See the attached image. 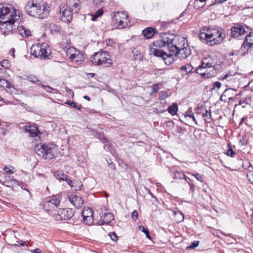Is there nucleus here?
<instances>
[{
  "instance_id": "obj_1",
  "label": "nucleus",
  "mask_w": 253,
  "mask_h": 253,
  "mask_svg": "<svg viewBox=\"0 0 253 253\" xmlns=\"http://www.w3.org/2000/svg\"><path fill=\"white\" fill-rule=\"evenodd\" d=\"M225 38V33L222 29L203 27L199 33V38L204 42L213 46L221 43Z\"/></svg>"
},
{
  "instance_id": "obj_2",
  "label": "nucleus",
  "mask_w": 253,
  "mask_h": 253,
  "mask_svg": "<svg viewBox=\"0 0 253 253\" xmlns=\"http://www.w3.org/2000/svg\"><path fill=\"white\" fill-rule=\"evenodd\" d=\"M25 9L29 15L43 19L48 15L50 6L46 2L41 4L29 1L27 3Z\"/></svg>"
},
{
  "instance_id": "obj_3",
  "label": "nucleus",
  "mask_w": 253,
  "mask_h": 253,
  "mask_svg": "<svg viewBox=\"0 0 253 253\" xmlns=\"http://www.w3.org/2000/svg\"><path fill=\"white\" fill-rule=\"evenodd\" d=\"M20 22V15H15L13 18L9 20L0 22V30L1 35L6 36L15 33L18 29Z\"/></svg>"
},
{
  "instance_id": "obj_4",
  "label": "nucleus",
  "mask_w": 253,
  "mask_h": 253,
  "mask_svg": "<svg viewBox=\"0 0 253 253\" xmlns=\"http://www.w3.org/2000/svg\"><path fill=\"white\" fill-rule=\"evenodd\" d=\"M36 153L44 159L51 160L58 157L59 151L58 147L55 145L43 144L37 146Z\"/></svg>"
},
{
  "instance_id": "obj_5",
  "label": "nucleus",
  "mask_w": 253,
  "mask_h": 253,
  "mask_svg": "<svg viewBox=\"0 0 253 253\" xmlns=\"http://www.w3.org/2000/svg\"><path fill=\"white\" fill-rule=\"evenodd\" d=\"M164 38L166 46L170 52H177L178 48H182V45L186 44V39L179 35H168Z\"/></svg>"
},
{
  "instance_id": "obj_6",
  "label": "nucleus",
  "mask_w": 253,
  "mask_h": 253,
  "mask_svg": "<svg viewBox=\"0 0 253 253\" xmlns=\"http://www.w3.org/2000/svg\"><path fill=\"white\" fill-rule=\"evenodd\" d=\"M92 64L97 66L108 67L113 64V58L110 54L106 51L99 50L95 53L91 57Z\"/></svg>"
},
{
  "instance_id": "obj_7",
  "label": "nucleus",
  "mask_w": 253,
  "mask_h": 253,
  "mask_svg": "<svg viewBox=\"0 0 253 253\" xmlns=\"http://www.w3.org/2000/svg\"><path fill=\"white\" fill-rule=\"evenodd\" d=\"M31 53L35 57L41 59L48 58L51 53L49 45L44 42L34 44L31 47Z\"/></svg>"
},
{
  "instance_id": "obj_8",
  "label": "nucleus",
  "mask_w": 253,
  "mask_h": 253,
  "mask_svg": "<svg viewBox=\"0 0 253 253\" xmlns=\"http://www.w3.org/2000/svg\"><path fill=\"white\" fill-rule=\"evenodd\" d=\"M15 15H20L19 11L11 5L0 4V22L9 20Z\"/></svg>"
},
{
  "instance_id": "obj_9",
  "label": "nucleus",
  "mask_w": 253,
  "mask_h": 253,
  "mask_svg": "<svg viewBox=\"0 0 253 253\" xmlns=\"http://www.w3.org/2000/svg\"><path fill=\"white\" fill-rule=\"evenodd\" d=\"M128 14L126 12L117 11L114 14L113 22L118 29L126 28L129 23Z\"/></svg>"
},
{
  "instance_id": "obj_10",
  "label": "nucleus",
  "mask_w": 253,
  "mask_h": 253,
  "mask_svg": "<svg viewBox=\"0 0 253 253\" xmlns=\"http://www.w3.org/2000/svg\"><path fill=\"white\" fill-rule=\"evenodd\" d=\"M163 47H166L164 38L163 40L155 41L149 45L150 53L155 56L161 57L165 52L161 49Z\"/></svg>"
},
{
  "instance_id": "obj_11",
  "label": "nucleus",
  "mask_w": 253,
  "mask_h": 253,
  "mask_svg": "<svg viewBox=\"0 0 253 253\" xmlns=\"http://www.w3.org/2000/svg\"><path fill=\"white\" fill-rule=\"evenodd\" d=\"M61 197L60 195L57 194L51 197L43 204V208L47 211H52L59 206Z\"/></svg>"
},
{
  "instance_id": "obj_12",
  "label": "nucleus",
  "mask_w": 253,
  "mask_h": 253,
  "mask_svg": "<svg viewBox=\"0 0 253 253\" xmlns=\"http://www.w3.org/2000/svg\"><path fill=\"white\" fill-rule=\"evenodd\" d=\"M66 53L69 59L73 62L80 63L84 59L83 53L74 47L68 48Z\"/></svg>"
},
{
  "instance_id": "obj_13",
  "label": "nucleus",
  "mask_w": 253,
  "mask_h": 253,
  "mask_svg": "<svg viewBox=\"0 0 253 253\" xmlns=\"http://www.w3.org/2000/svg\"><path fill=\"white\" fill-rule=\"evenodd\" d=\"M202 63L203 67H207L208 69H211L220 65L221 61L216 55L212 54L205 57L203 59Z\"/></svg>"
},
{
  "instance_id": "obj_14",
  "label": "nucleus",
  "mask_w": 253,
  "mask_h": 253,
  "mask_svg": "<svg viewBox=\"0 0 253 253\" xmlns=\"http://www.w3.org/2000/svg\"><path fill=\"white\" fill-rule=\"evenodd\" d=\"M68 7V6H65V4H61L59 12L60 20L67 23L71 21L73 18L72 12L73 11Z\"/></svg>"
},
{
  "instance_id": "obj_15",
  "label": "nucleus",
  "mask_w": 253,
  "mask_h": 253,
  "mask_svg": "<svg viewBox=\"0 0 253 253\" xmlns=\"http://www.w3.org/2000/svg\"><path fill=\"white\" fill-rule=\"evenodd\" d=\"M74 214V211L71 209H59L57 213L54 215V218L57 221L68 220L71 218Z\"/></svg>"
},
{
  "instance_id": "obj_16",
  "label": "nucleus",
  "mask_w": 253,
  "mask_h": 253,
  "mask_svg": "<svg viewBox=\"0 0 253 253\" xmlns=\"http://www.w3.org/2000/svg\"><path fill=\"white\" fill-rule=\"evenodd\" d=\"M82 214L84 222L88 225H92L94 221L92 210L88 207H84L82 210Z\"/></svg>"
},
{
  "instance_id": "obj_17",
  "label": "nucleus",
  "mask_w": 253,
  "mask_h": 253,
  "mask_svg": "<svg viewBox=\"0 0 253 253\" xmlns=\"http://www.w3.org/2000/svg\"><path fill=\"white\" fill-rule=\"evenodd\" d=\"M177 52H173L172 53L175 56L178 57L181 59L186 58L190 54V50L188 48V43L186 42V44L184 46L182 45V48H178Z\"/></svg>"
},
{
  "instance_id": "obj_18",
  "label": "nucleus",
  "mask_w": 253,
  "mask_h": 253,
  "mask_svg": "<svg viewBox=\"0 0 253 253\" xmlns=\"http://www.w3.org/2000/svg\"><path fill=\"white\" fill-rule=\"evenodd\" d=\"M68 197L70 203L76 208H80L84 204V201L80 196L70 194Z\"/></svg>"
},
{
  "instance_id": "obj_19",
  "label": "nucleus",
  "mask_w": 253,
  "mask_h": 253,
  "mask_svg": "<svg viewBox=\"0 0 253 253\" xmlns=\"http://www.w3.org/2000/svg\"><path fill=\"white\" fill-rule=\"evenodd\" d=\"M237 95L236 89L228 88L224 90L220 97V99L222 101L226 102L228 100L233 99Z\"/></svg>"
},
{
  "instance_id": "obj_20",
  "label": "nucleus",
  "mask_w": 253,
  "mask_h": 253,
  "mask_svg": "<svg viewBox=\"0 0 253 253\" xmlns=\"http://www.w3.org/2000/svg\"><path fill=\"white\" fill-rule=\"evenodd\" d=\"M208 68L207 67L203 66V63L200 66L196 69V72L198 74L206 78H210L214 76L213 74L208 71Z\"/></svg>"
},
{
  "instance_id": "obj_21",
  "label": "nucleus",
  "mask_w": 253,
  "mask_h": 253,
  "mask_svg": "<svg viewBox=\"0 0 253 253\" xmlns=\"http://www.w3.org/2000/svg\"><path fill=\"white\" fill-rule=\"evenodd\" d=\"M26 132L29 133L30 136L34 137L38 136L39 130L38 126L36 125L34 126H26L24 127Z\"/></svg>"
},
{
  "instance_id": "obj_22",
  "label": "nucleus",
  "mask_w": 253,
  "mask_h": 253,
  "mask_svg": "<svg viewBox=\"0 0 253 253\" xmlns=\"http://www.w3.org/2000/svg\"><path fill=\"white\" fill-rule=\"evenodd\" d=\"M65 6H68V8L75 12H77L80 9V1L79 0H67V4Z\"/></svg>"
},
{
  "instance_id": "obj_23",
  "label": "nucleus",
  "mask_w": 253,
  "mask_h": 253,
  "mask_svg": "<svg viewBox=\"0 0 253 253\" xmlns=\"http://www.w3.org/2000/svg\"><path fill=\"white\" fill-rule=\"evenodd\" d=\"M113 218L114 216L111 213H106L103 216H101V219L97 222V224L99 225L109 224Z\"/></svg>"
},
{
  "instance_id": "obj_24",
  "label": "nucleus",
  "mask_w": 253,
  "mask_h": 253,
  "mask_svg": "<svg viewBox=\"0 0 253 253\" xmlns=\"http://www.w3.org/2000/svg\"><path fill=\"white\" fill-rule=\"evenodd\" d=\"M174 55H173L172 52H170L169 54H168L165 52L161 57L165 61L166 65L169 66L172 63L174 60L173 57Z\"/></svg>"
},
{
  "instance_id": "obj_25",
  "label": "nucleus",
  "mask_w": 253,
  "mask_h": 253,
  "mask_svg": "<svg viewBox=\"0 0 253 253\" xmlns=\"http://www.w3.org/2000/svg\"><path fill=\"white\" fill-rule=\"evenodd\" d=\"M17 31L24 38H27L31 36V31L26 27L22 26H19L18 25V29H17Z\"/></svg>"
},
{
  "instance_id": "obj_26",
  "label": "nucleus",
  "mask_w": 253,
  "mask_h": 253,
  "mask_svg": "<svg viewBox=\"0 0 253 253\" xmlns=\"http://www.w3.org/2000/svg\"><path fill=\"white\" fill-rule=\"evenodd\" d=\"M156 33V30L151 27H148L142 31V34L146 39L151 38Z\"/></svg>"
},
{
  "instance_id": "obj_27",
  "label": "nucleus",
  "mask_w": 253,
  "mask_h": 253,
  "mask_svg": "<svg viewBox=\"0 0 253 253\" xmlns=\"http://www.w3.org/2000/svg\"><path fill=\"white\" fill-rule=\"evenodd\" d=\"M0 87H5L8 92H12L13 88L12 85L9 82L3 78H0Z\"/></svg>"
},
{
  "instance_id": "obj_28",
  "label": "nucleus",
  "mask_w": 253,
  "mask_h": 253,
  "mask_svg": "<svg viewBox=\"0 0 253 253\" xmlns=\"http://www.w3.org/2000/svg\"><path fill=\"white\" fill-rule=\"evenodd\" d=\"M250 33V29L247 26L238 25V40L240 39L241 36H246Z\"/></svg>"
},
{
  "instance_id": "obj_29",
  "label": "nucleus",
  "mask_w": 253,
  "mask_h": 253,
  "mask_svg": "<svg viewBox=\"0 0 253 253\" xmlns=\"http://www.w3.org/2000/svg\"><path fill=\"white\" fill-rule=\"evenodd\" d=\"M193 69V68L192 67V65L189 64H187L182 66L180 68L181 75L182 76H185L188 74L189 73L192 72Z\"/></svg>"
},
{
  "instance_id": "obj_30",
  "label": "nucleus",
  "mask_w": 253,
  "mask_h": 253,
  "mask_svg": "<svg viewBox=\"0 0 253 253\" xmlns=\"http://www.w3.org/2000/svg\"><path fill=\"white\" fill-rule=\"evenodd\" d=\"M55 176L56 178L59 180H62L66 181L67 184L71 183V180L69 179L68 178V177L66 175H65L61 171H57L55 174Z\"/></svg>"
},
{
  "instance_id": "obj_31",
  "label": "nucleus",
  "mask_w": 253,
  "mask_h": 253,
  "mask_svg": "<svg viewBox=\"0 0 253 253\" xmlns=\"http://www.w3.org/2000/svg\"><path fill=\"white\" fill-rule=\"evenodd\" d=\"M7 182L9 184V186L16 187V186H20L21 183L15 179L12 176L5 177Z\"/></svg>"
},
{
  "instance_id": "obj_32",
  "label": "nucleus",
  "mask_w": 253,
  "mask_h": 253,
  "mask_svg": "<svg viewBox=\"0 0 253 253\" xmlns=\"http://www.w3.org/2000/svg\"><path fill=\"white\" fill-rule=\"evenodd\" d=\"M49 28L51 33L53 34L59 33L61 31L60 25L55 23H50Z\"/></svg>"
},
{
  "instance_id": "obj_33",
  "label": "nucleus",
  "mask_w": 253,
  "mask_h": 253,
  "mask_svg": "<svg viewBox=\"0 0 253 253\" xmlns=\"http://www.w3.org/2000/svg\"><path fill=\"white\" fill-rule=\"evenodd\" d=\"M173 214L175 216V220L177 222L182 221L184 219V214L178 210L172 211Z\"/></svg>"
},
{
  "instance_id": "obj_34",
  "label": "nucleus",
  "mask_w": 253,
  "mask_h": 253,
  "mask_svg": "<svg viewBox=\"0 0 253 253\" xmlns=\"http://www.w3.org/2000/svg\"><path fill=\"white\" fill-rule=\"evenodd\" d=\"M240 82L238 84V87L244 88L249 85L251 82L247 77H242L240 78Z\"/></svg>"
},
{
  "instance_id": "obj_35",
  "label": "nucleus",
  "mask_w": 253,
  "mask_h": 253,
  "mask_svg": "<svg viewBox=\"0 0 253 253\" xmlns=\"http://www.w3.org/2000/svg\"><path fill=\"white\" fill-rule=\"evenodd\" d=\"M251 47H252V46L244 41L239 50L240 54H241L242 56L245 55L248 53V51Z\"/></svg>"
},
{
  "instance_id": "obj_36",
  "label": "nucleus",
  "mask_w": 253,
  "mask_h": 253,
  "mask_svg": "<svg viewBox=\"0 0 253 253\" xmlns=\"http://www.w3.org/2000/svg\"><path fill=\"white\" fill-rule=\"evenodd\" d=\"M21 78L23 80H28L32 83H36L39 81L37 77L34 75H30V74H26L23 75Z\"/></svg>"
},
{
  "instance_id": "obj_37",
  "label": "nucleus",
  "mask_w": 253,
  "mask_h": 253,
  "mask_svg": "<svg viewBox=\"0 0 253 253\" xmlns=\"http://www.w3.org/2000/svg\"><path fill=\"white\" fill-rule=\"evenodd\" d=\"M184 116L185 119L187 118H190L192 119L193 121L194 122V123L198 125L197 120L194 116V113L192 111V108H189L184 114Z\"/></svg>"
},
{
  "instance_id": "obj_38",
  "label": "nucleus",
  "mask_w": 253,
  "mask_h": 253,
  "mask_svg": "<svg viewBox=\"0 0 253 253\" xmlns=\"http://www.w3.org/2000/svg\"><path fill=\"white\" fill-rule=\"evenodd\" d=\"M68 184L71 186V188H73V189L76 191L81 190V187L82 186V184L81 181H78L76 180H71V183Z\"/></svg>"
},
{
  "instance_id": "obj_39",
  "label": "nucleus",
  "mask_w": 253,
  "mask_h": 253,
  "mask_svg": "<svg viewBox=\"0 0 253 253\" xmlns=\"http://www.w3.org/2000/svg\"><path fill=\"white\" fill-rule=\"evenodd\" d=\"M206 2V0H195L193 6L195 8L199 9L205 6Z\"/></svg>"
},
{
  "instance_id": "obj_40",
  "label": "nucleus",
  "mask_w": 253,
  "mask_h": 253,
  "mask_svg": "<svg viewBox=\"0 0 253 253\" xmlns=\"http://www.w3.org/2000/svg\"><path fill=\"white\" fill-rule=\"evenodd\" d=\"M168 110L171 115L174 116L176 115L178 111V106L177 104L176 103H173L169 107Z\"/></svg>"
},
{
  "instance_id": "obj_41",
  "label": "nucleus",
  "mask_w": 253,
  "mask_h": 253,
  "mask_svg": "<svg viewBox=\"0 0 253 253\" xmlns=\"http://www.w3.org/2000/svg\"><path fill=\"white\" fill-rule=\"evenodd\" d=\"M103 14V10L102 8H100L98 9L96 12H95V13H94V14H91L90 15L91 16L90 19L92 21H94L97 19V18L102 16Z\"/></svg>"
},
{
  "instance_id": "obj_42",
  "label": "nucleus",
  "mask_w": 253,
  "mask_h": 253,
  "mask_svg": "<svg viewBox=\"0 0 253 253\" xmlns=\"http://www.w3.org/2000/svg\"><path fill=\"white\" fill-rule=\"evenodd\" d=\"M94 135L96 138L100 140L103 143H108V141L107 139L104 136L103 134L96 131L94 132Z\"/></svg>"
},
{
  "instance_id": "obj_43",
  "label": "nucleus",
  "mask_w": 253,
  "mask_h": 253,
  "mask_svg": "<svg viewBox=\"0 0 253 253\" xmlns=\"http://www.w3.org/2000/svg\"><path fill=\"white\" fill-rule=\"evenodd\" d=\"M244 41L252 46L253 45V35L250 33L248 35L246 36Z\"/></svg>"
},
{
  "instance_id": "obj_44",
  "label": "nucleus",
  "mask_w": 253,
  "mask_h": 253,
  "mask_svg": "<svg viewBox=\"0 0 253 253\" xmlns=\"http://www.w3.org/2000/svg\"><path fill=\"white\" fill-rule=\"evenodd\" d=\"M2 67L5 69H8L11 67L10 62L6 59H4L1 61L0 63Z\"/></svg>"
},
{
  "instance_id": "obj_45",
  "label": "nucleus",
  "mask_w": 253,
  "mask_h": 253,
  "mask_svg": "<svg viewBox=\"0 0 253 253\" xmlns=\"http://www.w3.org/2000/svg\"><path fill=\"white\" fill-rule=\"evenodd\" d=\"M133 53V57L135 60H139L141 59L142 56L140 51L134 49L132 51Z\"/></svg>"
},
{
  "instance_id": "obj_46",
  "label": "nucleus",
  "mask_w": 253,
  "mask_h": 253,
  "mask_svg": "<svg viewBox=\"0 0 253 253\" xmlns=\"http://www.w3.org/2000/svg\"><path fill=\"white\" fill-rule=\"evenodd\" d=\"M138 229L140 231H142V232H143L146 236V237L150 239L151 238V237L149 235V231L148 230V229L145 228L144 227H143L142 226H139L138 227Z\"/></svg>"
},
{
  "instance_id": "obj_47",
  "label": "nucleus",
  "mask_w": 253,
  "mask_h": 253,
  "mask_svg": "<svg viewBox=\"0 0 253 253\" xmlns=\"http://www.w3.org/2000/svg\"><path fill=\"white\" fill-rule=\"evenodd\" d=\"M188 173L190 174V173L188 172ZM191 174L195 177L198 181L202 182L203 181V176L202 175L200 174L199 173L195 172V173H191Z\"/></svg>"
},
{
  "instance_id": "obj_48",
  "label": "nucleus",
  "mask_w": 253,
  "mask_h": 253,
  "mask_svg": "<svg viewBox=\"0 0 253 253\" xmlns=\"http://www.w3.org/2000/svg\"><path fill=\"white\" fill-rule=\"evenodd\" d=\"M203 117L205 119V120L207 121L210 119L211 116V110H206L205 112L203 113Z\"/></svg>"
},
{
  "instance_id": "obj_49",
  "label": "nucleus",
  "mask_w": 253,
  "mask_h": 253,
  "mask_svg": "<svg viewBox=\"0 0 253 253\" xmlns=\"http://www.w3.org/2000/svg\"><path fill=\"white\" fill-rule=\"evenodd\" d=\"M14 168L12 166H5L3 168V170L7 173H13Z\"/></svg>"
},
{
  "instance_id": "obj_50",
  "label": "nucleus",
  "mask_w": 253,
  "mask_h": 253,
  "mask_svg": "<svg viewBox=\"0 0 253 253\" xmlns=\"http://www.w3.org/2000/svg\"><path fill=\"white\" fill-rule=\"evenodd\" d=\"M221 84L219 82H216L214 83L212 87L211 88V91H217L221 87Z\"/></svg>"
},
{
  "instance_id": "obj_51",
  "label": "nucleus",
  "mask_w": 253,
  "mask_h": 253,
  "mask_svg": "<svg viewBox=\"0 0 253 253\" xmlns=\"http://www.w3.org/2000/svg\"><path fill=\"white\" fill-rule=\"evenodd\" d=\"M66 103L70 105L72 107L77 109L78 110H80L81 108V105H79L77 103H75L74 102H71L68 101V102H66Z\"/></svg>"
},
{
  "instance_id": "obj_52",
  "label": "nucleus",
  "mask_w": 253,
  "mask_h": 253,
  "mask_svg": "<svg viewBox=\"0 0 253 253\" xmlns=\"http://www.w3.org/2000/svg\"><path fill=\"white\" fill-rule=\"evenodd\" d=\"M104 44L108 47H112L114 44V42L112 40L109 39L105 40V41L104 42Z\"/></svg>"
},
{
  "instance_id": "obj_53",
  "label": "nucleus",
  "mask_w": 253,
  "mask_h": 253,
  "mask_svg": "<svg viewBox=\"0 0 253 253\" xmlns=\"http://www.w3.org/2000/svg\"><path fill=\"white\" fill-rule=\"evenodd\" d=\"M231 33L232 37L236 38L237 37V27L236 26L232 27Z\"/></svg>"
},
{
  "instance_id": "obj_54",
  "label": "nucleus",
  "mask_w": 253,
  "mask_h": 253,
  "mask_svg": "<svg viewBox=\"0 0 253 253\" xmlns=\"http://www.w3.org/2000/svg\"><path fill=\"white\" fill-rule=\"evenodd\" d=\"M247 143V140L245 138H244L243 139H240V140L239 141V144H240V146L242 147L241 148L242 149H245L244 147L246 146Z\"/></svg>"
},
{
  "instance_id": "obj_55",
  "label": "nucleus",
  "mask_w": 253,
  "mask_h": 253,
  "mask_svg": "<svg viewBox=\"0 0 253 253\" xmlns=\"http://www.w3.org/2000/svg\"><path fill=\"white\" fill-rule=\"evenodd\" d=\"M174 175H175V177H178L179 178H180V179L184 178L186 177V176H185L184 174L181 173L177 171H174Z\"/></svg>"
},
{
  "instance_id": "obj_56",
  "label": "nucleus",
  "mask_w": 253,
  "mask_h": 253,
  "mask_svg": "<svg viewBox=\"0 0 253 253\" xmlns=\"http://www.w3.org/2000/svg\"><path fill=\"white\" fill-rule=\"evenodd\" d=\"M168 97V93L166 91H161L160 93V98L161 100L165 99Z\"/></svg>"
},
{
  "instance_id": "obj_57",
  "label": "nucleus",
  "mask_w": 253,
  "mask_h": 253,
  "mask_svg": "<svg viewBox=\"0 0 253 253\" xmlns=\"http://www.w3.org/2000/svg\"><path fill=\"white\" fill-rule=\"evenodd\" d=\"M225 154L228 156L233 157L235 155V153L233 151L231 148L229 147Z\"/></svg>"
},
{
  "instance_id": "obj_58",
  "label": "nucleus",
  "mask_w": 253,
  "mask_h": 253,
  "mask_svg": "<svg viewBox=\"0 0 253 253\" xmlns=\"http://www.w3.org/2000/svg\"><path fill=\"white\" fill-rule=\"evenodd\" d=\"M131 217L133 220L135 221L138 217V212L136 210H134L131 214Z\"/></svg>"
},
{
  "instance_id": "obj_59",
  "label": "nucleus",
  "mask_w": 253,
  "mask_h": 253,
  "mask_svg": "<svg viewBox=\"0 0 253 253\" xmlns=\"http://www.w3.org/2000/svg\"><path fill=\"white\" fill-rule=\"evenodd\" d=\"M199 245V242L198 241H195L191 243V244L188 247V248L189 249H193L194 248L197 247Z\"/></svg>"
},
{
  "instance_id": "obj_60",
  "label": "nucleus",
  "mask_w": 253,
  "mask_h": 253,
  "mask_svg": "<svg viewBox=\"0 0 253 253\" xmlns=\"http://www.w3.org/2000/svg\"><path fill=\"white\" fill-rule=\"evenodd\" d=\"M109 236L111 238V239L114 241H116L117 240V235L116 234V233H115L114 232H111L109 234Z\"/></svg>"
},
{
  "instance_id": "obj_61",
  "label": "nucleus",
  "mask_w": 253,
  "mask_h": 253,
  "mask_svg": "<svg viewBox=\"0 0 253 253\" xmlns=\"http://www.w3.org/2000/svg\"><path fill=\"white\" fill-rule=\"evenodd\" d=\"M152 93H156L158 92V90H159V86H158V85L157 84H155L154 85H153L152 86Z\"/></svg>"
},
{
  "instance_id": "obj_62",
  "label": "nucleus",
  "mask_w": 253,
  "mask_h": 253,
  "mask_svg": "<svg viewBox=\"0 0 253 253\" xmlns=\"http://www.w3.org/2000/svg\"><path fill=\"white\" fill-rule=\"evenodd\" d=\"M249 169L250 168V169H249V171L247 173V177L248 178L249 180L250 181H251V179H250V177L251 175H252V171H251V169H252V167H251V166H250V167H249Z\"/></svg>"
},
{
  "instance_id": "obj_63",
  "label": "nucleus",
  "mask_w": 253,
  "mask_h": 253,
  "mask_svg": "<svg viewBox=\"0 0 253 253\" xmlns=\"http://www.w3.org/2000/svg\"><path fill=\"white\" fill-rule=\"evenodd\" d=\"M78 160L81 163H84L86 162V159L85 158H84V159L82 160L79 156L78 157Z\"/></svg>"
},
{
  "instance_id": "obj_64",
  "label": "nucleus",
  "mask_w": 253,
  "mask_h": 253,
  "mask_svg": "<svg viewBox=\"0 0 253 253\" xmlns=\"http://www.w3.org/2000/svg\"><path fill=\"white\" fill-rule=\"evenodd\" d=\"M14 52H15V49L13 48H11L9 50V53L10 55L12 56V57L14 58Z\"/></svg>"
}]
</instances>
